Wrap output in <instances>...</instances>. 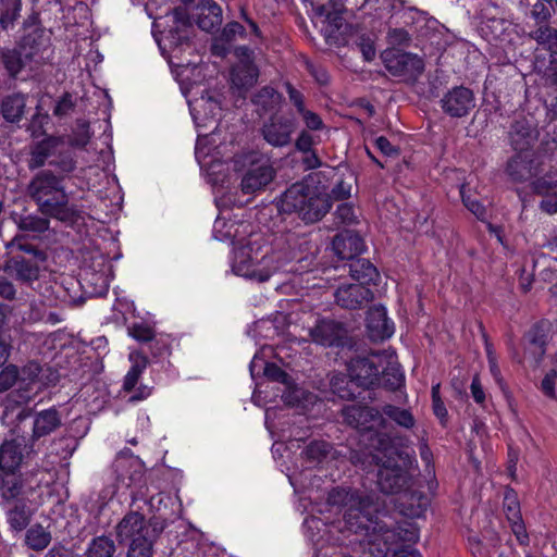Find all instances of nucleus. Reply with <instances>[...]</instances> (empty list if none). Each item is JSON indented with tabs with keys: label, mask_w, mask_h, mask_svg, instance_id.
I'll use <instances>...</instances> for the list:
<instances>
[{
	"label": "nucleus",
	"mask_w": 557,
	"mask_h": 557,
	"mask_svg": "<svg viewBox=\"0 0 557 557\" xmlns=\"http://www.w3.org/2000/svg\"><path fill=\"white\" fill-rule=\"evenodd\" d=\"M356 46L359 48L360 52L362 53L364 61L371 62L372 60H374L376 50H375L374 41L370 36L366 35V34L359 35L356 40Z\"/></svg>",
	"instance_id": "e2e57ef3"
},
{
	"label": "nucleus",
	"mask_w": 557,
	"mask_h": 557,
	"mask_svg": "<svg viewBox=\"0 0 557 557\" xmlns=\"http://www.w3.org/2000/svg\"><path fill=\"white\" fill-rule=\"evenodd\" d=\"M297 128L298 121L294 115L273 113L262 122L259 134L272 148L285 149L294 143Z\"/></svg>",
	"instance_id": "9d476101"
},
{
	"label": "nucleus",
	"mask_w": 557,
	"mask_h": 557,
	"mask_svg": "<svg viewBox=\"0 0 557 557\" xmlns=\"http://www.w3.org/2000/svg\"><path fill=\"white\" fill-rule=\"evenodd\" d=\"M383 414H385L399 426H403L405 429H411L416 423V420L409 410L394 405H385L382 408V416Z\"/></svg>",
	"instance_id": "6e6d98bb"
},
{
	"label": "nucleus",
	"mask_w": 557,
	"mask_h": 557,
	"mask_svg": "<svg viewBox=\"0 0 557 557\" xmlns=\"http://www.w3.org/2000/svg\"><path fill=\"white\" fill-rule=\"evenodd\" d=\"M27 441L24 436L16 435L5 440L0 446V471H16L28 453Z\"/></svg>",
	"instance_id": "393cba45"
},
{
	"label": "nucleus",
	"mask_w": 557,
	"mask_h": 557,
	"mask_svg": "<svg viewBox=\"0 0 557 557\" xmlns=\"http://www.w3.org/2000/svg\"><path fill=\"white\" fill-rule=\"evenodd\" d=\"M281 397L284 404L288 406H299L304 400H307L306 392L302 387H299L294 380L290 381V384H286L281 389Z\"/></svg>",
	"instance_id": "13d9d810"
},
{
	"label": "nucleus",
	"mask_w": 557,
	"mask_h": 557,
	"mask_svg": "<svg viewBox=\"0 0 557 557\" xmlns=\"http://www.w3.org/2000/svg\"><path fill=\"white\" fill-rule=\"evenodd\" d=\"M115 552L114 541L106 535H100L89 543L86 557H114Z\"/></svg>",
	"instance_id": "8fccbe9b"
},
{
	"label": "nucleus",
	"mask_w": 557,
	"mask_h": 557,
	"mask_svg": "<svg viewBox=\"0 0 557 557\" xmlns=\"http://www.w3.org/2000/svg\"><path fill=\"white\" fill-rule=\"evenodd\" d=\"M116 483L126 488H133V502L143 498L148 492L145 469L139 459L132 456L120 455L113 462Z\"/></svg>",
	"instance_id": "9b49d317"
},
{
	"label": "nucleus",
	"mask_w": 557,
	"mask_h": 557,
	"mask_svg": "<svg viewBox=\"0 0 557 557\" xmlns=\"http://www.w3.org/2000/svg\"><path fill=\"white\" fill-rule=\"evenodd\" d=\"M380 516V504L374 502L372 496L367 495L362 499V504L345 510L343 529L360 535L361 539L369 536L372 532L375 535L377 531H382L386 527V521Z\"/></svg>",
	"instance_id": "6e6552de"
},
{
	"label": "nucleus",
	"mask_w": 557,
	"mask_h": 557,
	"mask_svg": "<svg viewBox=\"0 0 557 557\" xmlns=\"http://www.w3.org/2000/svg\"><path fill=\"white\" fill-rule=\"evenodd\" d=\"M39 391V385L18 379L15 388L9 394L8 400L18 406L24 405L34 399Z\"/></svg>",
	"instance_id": "49530a36"
},
{
	"label": "nucleus",
	"mask_w": 557,
	"mask_h": 557,
	"mask_svg": "<svg viewBox=\"0 0 557 557\" xmlns=\"http://www.w3.org/2000/svg\"><path fill=\"white\" fill-rule=\"evenodd\" d=\"M24 483L16 471H0V497L2 504H11L23 493Z\"/></svg>",
	"instance_id": "f704fd0d"
},
{
	"label": "nucleus",
	"mask_w": 557,
	"mask_h": 557,
	"mask_svg": "<svg viewBox=\"0 0 557 557\" xmlns=\"http://www.w3.org/2000/svg\"><path fill=\"white\" fill-rule=\"evenodd\" d=\"M342 14L343 10L327 11L325 14L326 26L323 28V36L331 47H345L357 34L358 26L345 23Z\"/></svg>",
	"instance_id": "a211bd4d"
},
{
	"label": "nucleus",
	"mask_w": 557,
	"mask_h": 557,
	"mask_svg": "<svg viewBox=\"0 0 557 557\" xmlns=\"http://www.w3.org/2000/svg\"><path fill=\"white\" fill-rule=\"evenodd\" d=\"M165 528V519H146L138 510H129L114 528L115 540L127 547L125 557H153L154 545Z\"/></svg>",
	"instance_id": "f03ea898"
},
{
	"label": "nucleus",
	"mask_w": 557,
	"mask_h": 557,
	"mask_svg": "<svg viewBox=\"0 0 557 557\" xmlns=\"http://www.w3.org/2000/svg\"><path fill=\"white\" fill-rule=\"evenodd\" d=\"M129 358L133 361V366L124 379L123 388L126 392H132L135 388L143 371L148 364V358L143 354H131Z\"/></svg>",
	"instance_id": "09e8293b"
},
{
	"label": "nucleus",
	"mask_w": 557,
	"mask_h": 557,
	"mask_svg": "<svg viewBox=\"0 0 557 557\" xmlns=\"http://www.w3.org/2000/svg\"><path fill=\"white\" fill-rule=\"evenodd\" d=\"M366 496V494L357 490L336 486L329 492L326 502L332 507L351 509L362 504V499Z\"/></svg>",
	"instance_id": "c9c22d12"
},
{
	"label": "nucleus",
	"mask_w": 557,
	"mask_h": 557,
	"mask_svg": "<svg viewBox=\"0 0 557 557\" xmlns=\"http://www.w3.org/2000/svg\"><path fill=\"white\" fill-rule=\"evenodd\" d=\"M385 539L389 541L392 545L401 542V543H416L419 539V530L414 523L409 521H404L401 523H397L396 525H388L384 528Z\"/></svg>",
	"instance_id": "58836bf2"
},
{
	"label": "nucleus",
	"mask_w": 557,
	"mask_h": 557,
	"mask_svg": "<svg viewBox=\"0 0 557 557\" xmlns=\"http://www.w3.org/2000/svg\"><path fill=\"white\" fill-rule=\"evenodd\" d=\"M331 208V196L308 181L297 182L287 188L278 206L281 212L295 213L306 224L321 221Z\"/></svg>",
	"instance_id": "20e7f679"
},
{
	"label": "nucleus",
	"mask_w": 557,
	"mask_h": 557,
	"mask_svg": "<svg viewBox=\"0 0 557 557\" xmlns=\"http://www.w3.org/2000/svg\"><path fill=\"white\" fill-rule=\"evenodd\" d=\"M530 14L539 26L548 24V21L552 17L549 8L543 1L535 2L532 5Z\"/></svg>",
	"instance_id": "774afa93"
},
{
	"label": "nucleus",
	"mask_w": 557,
	"mask_h": 557,
	"mask_svg": "<svg viewBox=\"0 0 557 557\" xmlns=\"http://www.w3.org/2000/svg\"><path fill=\"white\" fill-rule=\"evenodd\" d=\"M335 302L346 310H359L374 299L373 292L360 284H343L334 293Z\"/></svg>",
	"instance_id": "6ab92c4d"
},
{
	"label": "nucleus",
	"mask_w": 557,
	"mask_h": 557,
	"mask_svg": "<svg viewBox=\"0 0 557 557\" xmlns=\"http://www.w3.org/2000/svg\"><path fill=\"white\" fill-rule=\"evenodd\" d=\"M25 34L21 39L20 47L24 51L25 59H34L40 51L46 50L50 45V37L45 28L38 26V21L28 18L24 22Z\"/></svg>",
	"instance_id": "4be33fe9"
},
{
	"label": "nucleus",
	"mask_w": 557,
	"mask_h": 557,
	"mask_svg": "<svg viewBox=\"0 0 557 557\" xmlns=\"http://www.w3.org/2000/svg\"><path fill=\"white\" fill-rule=\"evenodd\" d=\"M197 11V25L200 29L209 33L222 24V9L213 0H200Z\"/></svg>",
	"instance_id": "c756f323"
},
{
	"label": "nucleus",
	"mask_w": 557,
	"mask_h": 557,
	"mask_svg": "<svg viewBox=\"0 0 557 557\" xmlns=\"http://www.w3.org/2000/svg\"><path fill=\"white\" fill-rule=\"evenodd\" d=\"M37 12L28 16L34 23L42 15L47 21L55 20L62 13V4L59 0H34Z\"/></svg>",
	"instance_id": "603ef678"
},
{
	"label": "nucleus",
	"mask_w": 557,
	"mask_h": 557,
	"mask_svg": "<svg viewBox=\"0 0 557 557\" xmlns=\"http://www.w3.org/2000/svg\"><path fill=\"white\" fill-rule=\"evenodd\" d=\"M410 466L411 458L407 453L389 451L376 473L380 491L384 494H399L409 488L412 482Z\"/></svg>",
	"instance_id": "0eeeda50"
},
{
	"label": "nucleus",
	"mask_w": 557,
	"mask_h": 557,
	"mask_svg": "<svg viewBox=\"0 0 557 557\" xmlns=\"http://www.w3.org/2000/svg\"><path fill=\"white\" fill-rule=\"evenodd\" d=\"M361 557H386L392 543L386 541L385 531L373 532L369 536L359 540Z\"/></svg>",
	"instance_id": "e433bc0d"
},
{
	"label": "nucleus",
	"mask_w": 557,
	"mask_h": 557,
	"mask_svg": "<svg viewBox=\"0 0 557 557\" xmlns=\"http://www.w3.org/2000/svg\"><path fill=\"white\" fill-rule=\"evenodd\" d=\"M265 377L272 382H277L283 385V387L287 384H290L293 377L285 372L281 367L273 362L265 363L264 371Z\"/></svg>",
	"instance_id": "052dcab7"
},
{
	"label": "nucleus",
	"mask_w": 557,
	"mask_h": 557,
	"mask_svg": "<svg viewBox=\"0 0 557 557\" xmlns=\"http://www.w3.org/2000/svg\"><path fill=\"white\" fill-rule=\"evenodd\" d=\"M503 509L508 521H517L522 517L518 495L511 487L505 491Z\"/></svg>",
	"instance_id": "4d7b16f0"
},
{
	"label": "nucleus",
	"mask_w": 557,
	"mask_h": 557,
	"mask_svg": "<svg viewBox=\"0 0 557 557\" xmlns=\"http://www.w3.org/2000/svg\"><path fill=\"white\" fill-rule=\"evenodd\" d=\"M342 417L350 428L356 429L361 434L369 433L372 447L381 449L388 446L389 437L386 433L379 431V428H385L386 421L377 409L369 406L349 405L342 409Z\"/></svg>",
	"instance_id": "423d86ee"
},
{
	"label": "nucleus",
	"mask_w": 557,
	"mask_h": 557,
	"mask_svg": "<svg viewBox=\"0 0 557 557\" xmlns=\"http://www.w3.org/2000/svg\"><path fill=\"white\" fill-rule=\"evenodd\" d=\"M528 36L535 40L539 46L546 49L552 58L557 55V28L552 27L548 24L541 25L536 29L530 32Z\"/></svg>",
	"instance_id": "37998d69"
},
{
	"label": "nucleus",
	"mask_w": 557,
	"mask_h": 557,
	"mask_svg": "<svg viewBox=\"0 0 557 557\" xmlns=\"http://www.w3.org/2000/svg\"><path fill=\"white\" fill-rule=\"evenodd\" d=\"M65 144V136L48 135L44 139L35 143L30 147L29 158L27 160V168L29 171L44 170L42 168L57 158L58 147Z\"/></svg>",
	"instance_id": "412c9836"
},
{
	"label": "nucleus",
	"mask_w": 557,
	"mask_h": 557,
	"mask_svg": "<svg viewBox=\"0 0 557 557\" xmlns=\"http://www.w3.org/2000/svg\"><path fill=\"white\" fill-rule=\"evenodd\" d=\"M0 371V394L14 389L18 381V367L10 363L1 367Z\"/></svg>",
	"instance_id": "bf43d9fd"
},
{
	"label": "nucleus",
	"mask_w": 557,
	"mask_h": 557,
	"mask_svg": "<svg viewBox=\"0 0 557 557\" xmlns=\"http://www.w3.org/2000/svg\"><path fill=\"white\" fill-rule=\"evenodd\" d=\"M386 71L400 82L414 84L424 72V60L399 48H387L380 55Z\"/></svg>",
	"instance_id": "1a4fd4ad"
},
{
	"label": "nucleus",
	"mask_w": 557,
	"mask_h": 557,
	"mask_svg": "<svg viewBox=\"0 0 557 557\" xmlns=\"http://www.w3.org/2000/svg\"><path fill=\"white\" fill-rule=\"evenodd\" d=\"M441 109L454 119L467 116L475 107V96L472 89L463 85L449 89L441 99Z\"/></svg>",
	"instance_id": "f3484780"
},
{
	"label": "nucleus",
	"mask_w": 557,
	"mask_h": 557,
	"mask_svg": "<svg viewBox=\"0 0 557 557\" xmlns=\"http://www.w3.org/2000/svg\"><path fill=\"white\" fill-rule=\"evenodd\" d=\"M60 373L57 369L50 366H41L40 364V377H39V386L40 389L42 387L54 386L60 381Z\"/></svg>",
	"instance_id": "338daca9"
},
{
	"label": "nucleus",
	"mask_w": 557,
	"mask_h": 557,
	"mask_svg": "<svg viewBox=\"0 0 557 557\" xmlns=\"http://www.w3.org/2000/svg\"><path fill=\"white\" fill-rule=\"evenodd\" d=\"M9 247L14 250L4 261L3 272L20 286L34 289L47 270V250L24 235H15Z\"/></svg>",
	"instance_id": "7ed1b4c3"
},
{
	"label": "nucleus",
	"mask_w": 557,
	"mask_h": 557,
	"mask_svg": "<svg viewBox=\"0 0 557 557\" xmlns=\"http://www.w3.org/2000/svg\"><path fill=\"white\" fill-rule=\"evenodd\" d=\"M349 274L358 284L367 287L370 284L376 285L380 281L376 267L363 258H356L349 262Z\"/></svg>",
	"instance_id": "72a5a7b5"
},
{
	"label": "nucleus",
	"mask_w": 557,
	"mask_h": 557,
	"mask_svg": "<svg viewBox=\"0 0 557 557\" xmlns=\"http://www.w3.org/2000/svg\"><path fill=\"white\" fill-rule=\"evenodd\" d=\"M309 335L313 343L336 348L354 349L355 339L349 335L347 326L343 322L322 319L310 329Z\"/></svg>",
	"instance_id": "4468645a"
},
{
	"label": "nucleus",
	"mask_w": 557,
	"mask_h": 557,
	"mask_svg": "<svg viewBox=\"0 0 557 557\" xmlns=\"http://www.w3.org/2000/svg\"><path fill=\"white\" fill-rule=\"evenodd\" d=\"M282 100V94L271 86L261 87L250 98L259 116L277 110L281 107Z\"/></svg>",
	"instance_id": "2f4dec72"
},
{
	"label": "nucleus",
	"mask_w": 557,
	"mask_h": 557,
	"mask_svg": "<svg viewBox=\"0 0 557 557\" xmlns=\"http://www.w3.org/2000/svg\"><path fill=\"white\" fill-rule=\"evenodd\" d=\"M380 372V381L376 386H382L392 392L403 386L405 376L396 363L388 362L384 366L383 362Z\"/></svg>",
	"instance_id": "c03bdc74"
},
{
	"label": "nucleus",
	"mask_w": 557,
	"mask_h": 557,
	"mask_svg": "<svg viewBox=\"0 0 557 557\" xmlns=\"http://www.w3.org/2000/svg\"><path fill=\"white\" fill-rule=\"evenodd\" d=\"M333 453V445L323 440L311 441L301 451L307 463L317 466L326 460Z\"/></svg>",
	"instance_id": "a19ab883"
},
{
	"label": "nucleus",
	"mask_w": 557,
	"mask_h": 557,
	"mask_svg": "<svg viewBox=\"0 0 557 557\" xmlns=\"http://www.w3.org/2000/svg\"><path fill=\"white\" fill-rule=\"evenodd\" d=\"M280 269L278 255L271 249L259 256L252 245L235 250L232 270L236 275L262 283Z\"/></svg>",
	"instance_id": "39448f33"
},
{
	"label": "nucleus",
	"mask_w": 557,
	"mask_h": 557,
	"mask_svg": "<svg viewBox=\"0 0 557 557\" xmlns=\"http://www.w3.org/2000/svg\"><path fill=\"white\" fill-rule=\"evenodd\" d=\"M330 388L332 393L342 399L350 400L357 397L356 385L349 375L344 373H333L330 379Z\"/></svg>",
	"instance_id": "a18cd8bd"
},
{
	"label": "nucleus",
	"mask_w": 557,
	"mask_h": 557,
	"mask_svg": "<svg viewBox=\"0 0 557 557\" xmlns=\"http://www.w3.org/2000/svg\"><path fill=\"white\" fill-rule=\"evenodd\" d=\"M91 135L89 122L84 119H77L75 127L72 134L67 136L65 143L73 148L84 149L89 144Z\"/></svg>",
	"instance_id": "de8ad7c7"
},
{
	"label": "nucleus",
	"mask_w": 557,
	"mask_h": 557,
	"mask_svg": "<svg viewBox=\"0 0 557 557\" xmlns=\"http://www.w3.org/2000/svg\"><path fill=\"white\" fill-rule=\"evenodd\" d=\"M549 334L550 323L547 320H541L534 323L523 336L524 354L532 357L536 363L546 354Z\"/></svg>",
	"instance_id": "aec40b11"
},
{
	"label": "nucleus",
	"mask_w": 557,
	"mask_h": 557,
	"mask_svg": "<svg viewBox=\"0 0 557 557\" xmlns=\"http://www.w3.org/2000/svg\"><path fill=\"white\" fill-rule=\"evenodd\" d=\"M21 9L22 0H0V25L3 29L14 24Z\"/></svg>",
	"instance_id": "864d4df0"
},
{
	"label": "nucleus",
	"mask_w": 557,
	"mask_h": 557,
	"mask_svg": "<svg viewBox=\"0 0 557 557\" xmlns=\"http://www.w3.org/2000/svg\"><path fill=\"white\" fill-rule=\"evenodd\" d=\"M335 216V223L337 225L339 224H355L357 223V216L355 214V210L351 205L349 203H342L337 207L336 211L334 212Z\"/></svg>",
	"instance_id": "69168bd1"
},
{
	"label": "nucleus",
	"mask_w": 557,
	"mask_h": 557,
	"mask_svg": "<svg viewBox=\"0 0 557 557\" xmlns=\"http://www.w3.org/2000/svg\"><path fill=\"white\" fill-rule=\"evenodd\" d=\"M12 503V506L7 510V521L11 530L21 532L30 523L34 511L25 499H16Z\"/></svg>",
	"instance_id": "4c0bfd02"
},
{
	"label": "nucleus",
	"mask_w": 557,
	"mask_h": 557,
	"mask_svg": "<svg viewBox=\"0 0 557 557\" xmlns=\"http://www.w3.org/2000/svg\"><path fill=\"white\" fill-rule=\"evenodd\" d=\"M32 59H25L24 51L21 49L3 48L2 65L10 78L15 79L21 71Z\"/></svg>",
	"instance_id": "79ce46f5"
},
{
	"label": "nucleus",
	"mask_w": 557,
	"mask_h": 557,
	"mask_svg": "<svg viewBox=\"0 0 557 557\" xmlns=\"http://www.w3.org/2000/svg\"><path fill=\"white\" fill-rule=\"evenodd\" d=\"M18 379H23L24 381L33 382L37 385H39V377H40V363L30 360L26 364H24L22 368H18Z\"/></svg>",
	"instance_id": "0e129e2a"
},
{
	"label": "nucleus",
	"mask_w": 557,
	"mask_h": 557,
	"mask_svg": "<svg viewBox=\"0 0 557 557\" xmlns=\"http://www.w3.org/2000/svg\"><path fill=\"white\" fill-rule=\"evenodd\" d=\"M26 107L25 96L21 92L5 96L0 106L3 119L9 123H17L24 115Z\"/></svg>",
	"instance_id": "ea45409f"
},
{
	"label": "nucleus",
	"mask_w": 557,
	"mask_h": 557,
	"mask_svg": "<svg viewBox=\"0 0 557 557\" xmlns=\"http://www.w3.org/2000/svg\"><path fill=\"white\" fill-rule=\"evenodd\" d=\"M383 360L377 355L351 357L347 362V372L356 387L370 389L380 381Z\"/></svg>",
	"instance_id": "2eb2a0df"
},
{
	"label": "nucleus",
	"mask_w": 557,
	"mask_h": 557,
	"mask_svg": "<svg viewBox=\"0 0 557 557\" xmlns=\"http://www.w3.org/2000/svg\"><path fill=\"white\" fill-rule=\"evenodd\" d=\"M49 165L55 172L39 170L27 184L26 195L36 203L38 212L72 227L82 219V211L70 202L63 182L76 170L77 161L72 152L63 151Z\"/></svg>",
	"instance_id": "f257e3e1"
},
{
	"label": "nucleus",
	"mask_w": 557,
	"mask_h": 557,
	"mask_svg": "<svg viewBox=\"0 0 557 557\" xmlns=\"http://www.w3.org/2000/svg\"><path fill=\"white\" fill-rule=\"evenodd\" d=\"M168 18L172 21V25H168L169 29L164 27L162 33L165 34L164 38L169 42L170 49L176 52L182 51L184 47H190L194 28L186 9L182 7L174 8L171 14L156 18L153 26L156 28L163 26L162 20L166 23Z\"/></svg>",
	"instance_id": "f8f14e48"
},
{
	"label": "nucleus",
	"mask_w": 557,
	"mask_h": 557,
	"mask_svg": "<svg viewBox=\"0 0 557 557\" xmlns=\"http://www.w3.org/2000/svg\"><path fill=\"white\" fill-rule=\"evenodd\" d=\"M386 39L389 48L408 47L411 42L410 34L404 28H391Z\"/></svg>",
	"instance_id": "680f3d73"
},
{
	"label": "nucleus",
	"mask_w": 557,
	"mask_h": 557,
	"mask_svg": "<svg viewBox=\"0 0 557 557\" xmlns=\"http://www.w3.org/2000/svg\"><path fill=\"white\" fill-rule=\"evenodd\" d=\"M367 331L373 342H382L394 334V323L387 318L385 307L375 305L367 312Z\"/></svg>",
	"instance_id": "b1692460"
},
{
	"label": "nucleus",
	"mask_w": 557,
	"mask_h": 557,
	"mask_svg": "<svg viewBox=\"0 0 557 557\" xmlns=\"http://www.w3.org/2000/svg\"><path fill=\"white\" fill-rule=\"evenodd\" d=\"M429 503V497L422 492L406 488L397 499V508L403 516L414 519L424 513Z\"/></svg>",
	"instance_id": "bb28decb"
},
{
	"label": "nucleus",
	"mask_w": 557,
	"mask_h": 557,
	"mask_svg": "<svg viewBox=\"0 0 557 557\" xmlns=\"http://www.w3.org/2000/svg\"><path fill=\"white\" fill-rule=\"evenodd\" d=\"M374 448L376 453L367 449H351L349 450L348 459L354 466L359 467L363 471L371 472L375 469L379 470L381 465L384 463L385 456H388L386 451L387 446L381 449Z\"/></svg>",
	"instance_id": "7c9ffc66"
},
{
	"label": "nucleus",
	"mask_w": 557,
	"mask_h": 557,
	"mask_svg": "<svg viewBox=\"0 0 557 557\" xmlns=\"http://www.w3.org/2000/svg\"><path fill=\"white\" fill-rule=\"evenodd\" d=\"M533 163L534 161L529 154L517 152L508 159L505 172L512 182L523 183L534 175Z\"/></svg>",
	"instance_id": "c85d7f7f"
},
{
	"label": "nucleus",
	"mask_w": 557,
	"mask_h": 557,
	"mask_svg": "<svg viewBox=\"0 0 557 557\" xmlns=\"http://www.w3.org/2000/svg\"><path fill=\"white\" fill-rule=\"evenodd\" d=\"M51 542L50 532L46 531L40 524L32 527L26 532V544L34 550L45 549Z\"/></svg>",
	"instance_id": "5fc2aeb1"
},
{
	"label": "nucleus",
	"mask_w": 557,
	"mask_h": 557,
	"mask_svg": "<svg viewBox=\"0 0 557 557\" xmlns=\"http://www.w3.org/2000/svg\"><path fill=\"white\" fill-rule=\"evenodd\" d=\"M78 97L69 91L63 92L54 100L52 114L59 120L71 116L77 107Z\"/></svg>",
	"instance_id": "3c124183"
},
{
	"label": "nucleus",
	"mask_w": 557,
	"mask_h": 557,
	"mask_svg": "<svg viewBox=\"0 0 557 557\" xmlns=\"http://www.w3.org/2000/svg\"><path fill=\"white\" fill-rule=\"evenodd\" d=\"M539 135V129L532 121L525 117L518 119L510 126V146L517 152H525L535 144Z\"/></svg>",
	"instance_id": "5701e85b"
},
{
	"label": "nucleus",
	"mask_w": 557,
	"mask_h": 557,
	"mask_svg": "<svg viewBox=\"0 0 557 557\" xmlns=\"http://www.w3.org/2000/svg\"><path fill=\"white\" fill-rule=\"evenodd\" d=\"M249 166L240 183L244 194H255L267 187L275 177V170L269 160L259 159L256 153L248 158Z\"/></svg>",
	"instance_id": "dca6fc26"
},
{
	"label": "nucleus",
	"mask_w": 557,
	"mask_h": 557,
	"mask_svg": "<svg viewBox=\"0 0 557 557\" xmlns=\"http://www.w3.org/2000/svg\"><path fill=\"white\" fill-rule=\"evenodd\" d=\"M61 416L55 408H50L36 413L33 424L32 441L47 436L61 426Z\"/></svg>",
	"instance_id": "473e14b6"
},
{
	"label": "nucleus",
	"mask_w": 557,
	"mask_h": 557,
	"mask_svg": "<svg viewBox=\"0 0 557 557\" xmlns=\"http://www.w3.org/2000/svg\"><path fill=\"white\" fill-rule=\"evenodd\" d=\"M50 219L51 216H46L40 213V215L35 213L29 214H18L13 218V221L17 227V230L23 235L28 236L32 235L33 238L39 237L41 234L46 233L50 228Z\"/></svg>",
	"instance_id": "cd10ccee"
},
{
	"label": "nucleus",
	"mask_w": 557,
	"mask_h": 557,
	"mask_svg": "<svg viewBox=\"0 0 557 557\" xmlns=\"http://www.w3.org/2000/svg\"><path fill=\"white\" fill-rule=\"evenodd\" d=\"M237 62L231 69V85L239 95L246 94L259 78V67L255 63V52L247 46L234 49Z\"/></svg>",
	"instance_id": "ddd939ff"
},
{
	"label": "nucleus",
	"mask_w": 557,
	"mask_h": 557,
	"mask_svg": "<svg viewBox=\"0 0 557 557\" xmlns=\"http://www.w3.org/2000/svg\"><path fill=\"white\" fill-rule=\"evenodd\" d=\"M334 253L343 260H354L366 249L363 238L356 232L345 230L332 240Z\"/></svg>",
	"instance_id": "a878e982"
}]
</instances>
